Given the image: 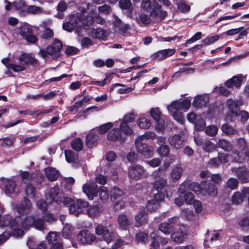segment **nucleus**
<instances>
[{
	"label": "nucleus",
	"mask_w": 249,
	"mask_h": 249,
	"mask_svg": "<svg viewBox=\"0 0 249 249\" xmlns=\"http://www.w3.org/2000/svg\"><path fill=\"white\" fill-rule=\"evenodd\" d=\"M95 239V236L88 230L82 231L77 235V240L82 244H90Z\"/></svg>",
	"instance_id": "obj_9"
},
{
	"label": "nucleus",
	"mask_w": 249,
	"mask_h": 249,
	"mask_svg": "<svg viewBox=\"0 0 249 249\" xmlns=\"http://www.w3.org/2000/svg\"><path fill=\"white\" fill-rule=\"evenodd\" d=\"M99 139L98 133L96 129L91 130L86 137V142L89 146H92Z\"/></svg>",
	"instance_id": "obj_30"
},
{
	"label": "nucleus",
	"mask_w": 249,
	"mask_h": 249,
	"mask_svg": "<svg viewBox=\"0 0 249 249\" xmlns=\"http://www.w3.org/2000/svg\"><path fill=\"white\" fill-rule=\"evenodd\" d=\"M246 76L242 74H239L233 76L232 77L228 80L225 84L228 88H232L235 87L236 89L240 88L241 86L243 81Z\"/></svg>",
	"instance_id": "obj_11"
},
{
	"label": "nucleus",
	"mask_w": 249,
	"mask_h": 249,
	"mask_svg": "<svg viewBox=\"0 0 249 249\" xmlns=\"http://www.w3.org/2000/svg\"><path fill=\"white\" fill-rule=\"evenodd\" d=\"M71 146L74 150L80 151L83 149V142L80 138H76L71 142Z\"/></svg>",
	"instance_id": "obj_49"
},
{
	"label": "nucleus",
	"mask_w": 249,
	"mask_h": 249,
	"mask_svg": "<svg viewBox=\"0 0 249 249\" xmlns=\"http://www.w3.org/2000/svg\"><path fill=\"white\" fill-rule=\"evenodd\" d=\"M159 230L165 234H169L173 231V227L168 222L161 223L159 226Z\"/></svg>",
	"instance_id": "obj_43"
},
{
	"label": "nucleus",
	"mask_w": 249,
	"mask_h": 249,
	"mask_svg": "<svg viewBox=\"0 0 249 249\" xmlns=\"http://www.w3.org/2000/svg\"><path fill=\"white\" fill-rule=\"evenodd\" d=\"M138 126L143 129H148L151 126V122L145 118H140L137 122Z\"/></svg>",
	"instance_id": "obj_52"
},
{
	"label": "nucleus",
	"mask_w": 249,
	"mask_h": 249,
	"mask_svg": "<svg viewBox=\"0 0 249 249\" xmlns=\"http://www.w3.org/2000/svg\"><path fill=\"white\" fill-rule=\"evenodd\" d=\"M218 130V128L216 126L210 125L206 128L205 133L210 136H214L217 133Z\"/></svg>",
	"instance_id": "obj_62"
},
{
	"label": "nucleus",
	"mask_w": 249,
	"mask_h": 249,
	"mask_svg": "<svg viewBox=\"0 0 249 249\" xmlns=\"http://www.w3.org/2000/svg\"><path fill=\"white\" fill-rule=\"evenodd\" d=\"M20 64L18 65H23L25 68V65L28 64H34L36 63V59L31 54L23 53L19 57Z\"/></svg>",
	"instance_id": "obj_27"
},
{
	"label": "nucleus",
	"mask_w": 249,
	"mask_h": 249,
	"mask_svg": "<svg viewBox=\"0 0 249 249\" xmlns=\"http://www.w3.org/2000/svg\"><path fill=\"white\" fill-rule=\"evenodd\" d=\"M95 233L98 235H102L107 244L110 243L117 237L113 226L110 224L106 226L101 224L97 225L95 228Z\"/></svg>",
	"instance_id": "obj_2"
},
{
	"label": "nucleus",
	"mask_w": 249,
	"mask_h": 249,
	"mask_svg": "<svg viewBox=\"0 0 249 249\" xmlns=\"http://www.w3.org/2000/svg\"><path fill=\"white\" fill-rule=\"evenodd\" d=\"M9 58H4L1 60V62L8 69H11L15 72H19L24 70L23 65H18L17 63H10Z\"/></svg>",
	"instance_id": "obj_24"
},
{
	"label": "nucleus",
	"mask_w": 249,
	"mask_h": 249,
	"mask_svg": "<svg viewBox=\"0 0 249 249\" xmlns=\"http://www.w3.org/2000/svg\"><path fill=\"white\" fill-rule=\"evenodd\" d=\"M145 173V170L143 166L133 164L128 168V176L130 178L137 180L142 178Z\"/></svg>",
	"instance_id": "obj_5"
},
{
	"label": "nucleus",
	"mask_w": 249,
	"mask_h": 249,
	"mask_svg": "<svg viewBox=\"0 0 249 249\" xmlns=\"http://www.w3.org/2000/svg\"><path fill=\"white\" fill-rule=\"evenodd\" d=\"M82 189L83 192L87 195L88 198L90 200L97 196V186L96 183L93 181H89L84 184Z\"/></svg>",
	"instance_id": "obj_6"
},
{
	"label": "nucleus",
	"mask_w": 249,
	"mask_h": 249,
	"mask_svg": "<svg viewBox=\"0 0 249 249\" xmlns=\"http://www.w3.org/2000/svg\"><path fill=\"white\" fill-rule=\"evenodd\" d=\"M43 12L42 9L40 7L35 5H28L26 15L27 14H40Z\"/></svg>",
	"instance_id": "obj_45"
},
{
	"label": "nucleus",
	"mask_w": 249,
	"mask_h": 249,
	"mask_svg": "<svg viewBox=\"0 0 249 249\" xmlns=\"http://www.w3.org/2000/svg\"><path fill=\"white\" fill-rule=\"evenodd\" d=\"M16 187L15 183L12 180H7L5 185V192L6 194H10L15 191Z\"/></svg>",
	"instance_id": "obj_48"
},
{
	"label": "nucleus",
	"mask_w": 249,
	"mask_h": 249,
	"mask_svg": "<svg viewBox=\"0 0 249 249\" xmlns=\"http://www.w3.org/2000/svg\"><path fill=\"white\" fill-rule=\"evenodd\" d=\"M205 183V181H202L201 184L196 182H192L189 184V190L197 194L201 193H203V188H202V186L204 187Z\"/></svg>",
	"instance_id": "obj_36"
},
{
	"label": "nucleus",
	"mask_w": 249,
	"mask_h": 249,
	"mask_svg": "<svg viewBox=\"0 0 249 249\" xmlns=\"http://www.w3.org/2000/svg\"><path fill=\"white\" fill-rule=\"evenodd\" d=\"M120 130L125 135H131L133 133L132 129L127 123L121 122L120 124Z\"/></svg>",
	"instance_id": "obj_55"
},
{
	"label": "nucleus",
	"mask_w": 249,
	"mask_h": 249,
	"mask_svg": "<svg viewBox=\"0 0 249 249\" xmlns=\"http://www.w3.org/2000/svg\"><path fill=\"white\" fill-rule=\"evenodd\" d=\"M32 32H33L32 29L29 26L24 25L20 27L19 34L23 38H25Z\"/></svg>",
	"instance_id": "obj_51"
},
{
	"label": "nucleus",
	"mask_w": 249,
	"mask_h": 249,
	"mask_svg": "<svg viewBox=\"0 0 249 249\" xmlns=\"http://www.w3.org/2000/svg\"><path fill=\"white\" fill-rule=\"evenodd\" d=\"M13 7L18 13L22 16L26 15L27 6L23 0H18L13 2Z\"/></svg>",
	"instance_id": "obj_21"
},
{
	"label": "nucleus",
	"mask_w": 249,
	"mask_h": 249,
	"mask_svg": "<svg viewBox=\"0 0 249 249\" xmlns=\"http://www.w3.org/2000/svg\"><path fill=\"white\" fill-rule=\"evenodd\" d=\"M136 21L141 26H146L153 22V19L150 15H148L144 13H140L136 18Z\"/></svg>",
	"instance_id": "obj_23"
},
{
	"label": "nucleus",
	"mask_w": 249,
	"mask_h": 249,
	"mask_svg": "<svg viewBox=\"0 0 249 249\" xmlns=\"http://www.w3.org/2000/svg\"><path fill=\"white\" fill-rule=\"evenodd\" d=\"M246 197L243 192H237L234 193L231 198L232 203L234 204H239L242 203L244 198Z\"/></svg>",
	"instance_id": "obj_42"
},
{
	"label": "nucleus",
	"mask_w": 249,
	"mask_h": 249,
	"mask_svg": "<svg viewBox=\"0 0 249 249\" xmlns=\"http://www.w3.org/2000/svg\"><path fill=\"white\" fill-rule=\"evenodd\" d=\"M117 221L119 228L122 230H126L132 224L130 218L124 214H120Z\"/></svg>",
	"instance_id": "obj_17"
},
{
	"label": "nucleus",
	"mask_w": 249,
	"mask_h": 249,
	"mask_svg": "<svg viewBox=\"0 0 249 249\" xmlns=\"http://www.w3.org/2000/svg\"><path fill=\"white\" fill-rule=\"evenodd\" d=\"M91 36L94 38L100 39H104L107 36L106 31L102 29L93 30L91 33Z\"/></svg>",
	"instance_id": "obj_40"
},
{
	"label": "nucleus",
	"mask_w": 249,
	"mask_h": 249,
	"mask_svg": "<svg viewBox=\"0 0 249 249\" xmlns=\"http://www.w3.org/2000/svg\"><path fill=\"white\" fill-rule=\"evenodd\" d=\"M187 236V233L185 230V228L182 227L179 230L173 232L171 238L173 241L178 243H181L183 242Z\"/></svg>",
	"instance_id": "obj_14"
},
{
	"label": "nucleus",
	"mask_w": 249,
	"mask_h": 249,
	"mask_svg": "<svg viewBox=\"0 0 249 249\" xmlns=\"http://www.w3.org/2000/svg\"><path fill=\"white\" fill-rule=\"evenodd\" d=\"M58 234L56 232H50L46 236V239L49 243H54L60 241L58 239Z\"/></svg>",
	"instance_id": "obj_57"
},
{
	"label": "nucleus",
	"mask_w": 249,
	"mask_h": 249,
	"mask_svg": "<svg viewBox=\"0 0 249 249\" xmlns=\"http://www.w3.org/2000/svg\"><path fill=\"white\" fill-rule=\"evenodd\" d=\"M217 193V188L215 185L205 182L203 187L204 194L207 193L210 196H215L216 195Z\"/></svg>",
	"instance_id": "obj_34"
},
{
	"label": "nucleus",
	"mask_w": 249,
	"mask_h": 249,
	"mask_svg": "<svg viewBox=\"0 0 249 249\" xmlns=\"http://www.w3.org/2000/svg\"><path fill=\"white\" fill-rule=\"evenodd\" d=\"M124 194V193L122 190L117 187L113 188L110 192L111 197L114 199L122 197Z\"/></svg>",
	"instance_id": "obj_44"
},
{
	"label": "nucleus",
	"mask_w": 249,
	"mask_h": 249,
	"mask_svg": "<svg viewBox=\"0 0 249 249\" xmlns=\"http://www.w3.org/2000/svg\"><path fill=\"white\" fill-rule=\"evenodd\" d=\"M167 108L169 113L178 111L179 110H181V101H173L170 105L167 106Z\"/></svg>",
	"instance_id": "obj_41"
},
{
	"label": "nucleus",
	"mask_w": 249,
	"mask_h": 249,
	"mask_svg": "<svg viewBox=\"0 0 249 249\" xmlns=\"http://www.w3.org/2000/svg\"><path fill=\"white\" fill-rule=\"evenodd\" d=\"M150 16L153 19V22H159L167 16V12L161 9V6L155 0H152V10Z\"/></svg>",
	"instance_id": "obj_4"
},
{
	"label": "nucleus",
	"mask_w": 249,
	"mask_h": 249,
	"mask_svg": "<svg viewBox=\"0 0 249 249\" xmlns=\"http://www.w3.org/2000/svg\"><path fill=\"white\" fill-rule=\"evenodd\" d=\"M99 196L101 200H105L108 198L109 193L107 188L105 187H101L99 189Z\"/></svg>",
	"instance_id": "obj_60"
},
{
	"label": "nucleus",
	"mask_w": 249,
	"mask_h": 249,
	"mask_svg": "<svg viewBox=\"0 0 249 249\" xmlns=\"http://www.w3.org/2000/svg\"><path fill=\"white\" fill-rule=\"evenodd\" d=\"M189 189V184L186 182H184L181 183L178 190V195H182L183 196L186 193H188V189Z\"/></svg>",
	"instance_id": "obj_63"
},
{
	"label": "nucleus",
	"mask_w": 249,
	"mask_h": 249,
	"mask_svg": "<svg viewBox=\"0 0 249 249\" xmlns=\"http://www.w3.org/2000/svg\"><path fill=\"white\" fill-rule=\"evenodd\" d=\"M113 18V26L115 32L124 33L129 29V25L123 22L116 16L114 15Z\"/></svg>",
	"instance_id": "obj_15"
},
{
	"label": "nucleus",
	"mask_w": 249,
	"mask_h": 249,
	"mask_svg": "<svg viewBox=\"0 0 249 249\" xmlns=\"http://www.w3.org/2000/svg\"><path fill=\"white\" fill-rule=\"evenodd\" d=\"M176 52L175 49H164L158 51L153 55L154 59L160 60L173 55Z\"/></svg>",
	"instance_id": "obj_16"
},
{
	"label": "nucleus",
	"mask_w": 249,
	"mask_h": 249,
	"mask_svg": "<svg viewBox=\"0 0 249 249\" xmlns=\"http://www.w3.org/2000/svg\"><path fill=\"white\" fill-rule=\"evenodd\" d=\"M15 226H11L12 228V235L20 237L24 234V232L31 227L38 230H43L45 228V221L41 218H36L33 216H26L23 219L19 218H14Z\"/></svg>",
	"instance_id": "obj_1"
},
{
	"label": "nucleus",
	"mask_w": 249,
	"mask_h": 249,
	"mask_svg": "<svg viewBox=\"0 0 249 249\" xmlns=\"http://www.w3.org/2000/svg\"><path fill=\"white\" fill-rule=\"evenodd\" d=\"M81 20L78 15H72L70 17V21L64 23L63 29L68 32H71L74 29L80 26Z\"/></svg>",
	"instance_id": "obj_8"
},
{
	"label": "nucleus",
	"mask_w": 249,
	"mask_h": 249,
	"mask_svg": "<svg viewBox=\"0 0 249 249\" xmlns=\"http://www.w3.org/2000/svg\"><path fill=\"white\" fill-rule=\"evenodd\" d=\"M54 108V107H51L49 109H40L36 111L31 110H26L19 111L20 114H23L26 115H33L36 114V116H39L42 114H47L53 111Z\"/></svg>",
	"instance_id": "obj_32"
},
{
	"label": "nucleus",
	"mask_w": 249,
	"mask_h": 249,
	"mask_svg": "<svg viewBox=\"0 0 249 249\" xmlns=\"http://www.w3.org/2000/svg\"><path fill=\"white\" fill-rule=\"evenodd\" d=\"M216 148V146L210 141H206L203 145V149L208 152H212Z\"/></svg>",
	"instance_id": "obj_59"
},
{
	"label": "nucleus",
	"mask_w": 249,
	"mask_h": 249,
	"mask_svg": "<svg viewBox=\"0 0 249 249\" xmlns=\"http://www.w3.org/2000/svg\"><path fill=\"white\" fill-rule=\"evenodd\" d=\"M32 207L30 201L26 198H24L21 203L13 205L14 209H16L17 212L20 214H25L28 213Z\"/></svg>",
	"instance_id": "obj_10"
},
{
	"label": "nucleus",
	"mask_w": 249,
	"mask_h": 249,
	"mask_svg": "<svg viewBox=\"0 0 249 249\" xmlns=\"http://www.w3.org/2000/svg\"><path fill=\"white\" fill-rule=\"evenodd\" d=\"M66 159L69 163H76L78 160V154L71 150H66L65 152Z\"/></svg>",
	"instance_id": "obj_37"
},
{
	"label": "nucleus",
	"mask_w": 249,
	"mask_h": 249,
	"mask_svg": "<svg viewBox=\"0 0 249 249\" xmlns=\"http://www.w3.org/2000/svg\"><path fill=\"white\" fill-rule=\"evenodd\" d=\"M12 225L15 226L14 218L12 216L9 215H5L2 216L0 214V227H8L10 229V231L12 234L13 229L11 226Z\"/></svg>",
	"instance_id": "obj_22"
},
{
	"label": "nucleus",
	"mask_w": 249,
	"mask_h": 249,
	"mask_svg": "<svg viewBox=\"0 0 249 249\" xmlns=\"http://www.w3.org/2000/svg\"><path fill=\"white\" fill-rule=\"evenodd\" d=\"M195 129L197 131H201L204 129L206 124L204 119L200 116L194 123Z\"/></svg>",
	"instance_id": "obj_50"
},
{
	"label": "nucleus",
	"mask_w": 249,
	"mask_h": 249,
	"mask_svg": "<svg viewBox=\"0 0 249 249\" xmlns=\"http://www.w3.org/2000/svg\"><path fill=\"white\" fill-rule=\"evenodd\" d=\"M135 226L139 227L147 222V216L145 211H140L135 216Z\"/></svg>",
	"instance_id": "obj_25"
},
{
	"label": "nucleus",
	"mask_w": 249,
	"mask_h": 249,
	"mask_svg": "<svg viewBox=\"0 0 249 249\" xmlns=\"http://www.w3.org/2000/svg\"><path fill=\"white\" fill-rule=\"evenodd\" d=\"M183 169L180 165L177 164L174 166L170 173L172 180L173 181L178 180L180 178Z\"/></svg>",
	"instance_id": "obj_29"
},
{
	"label": "nucleus",
	"mask_w": 249,
	"mask_h": 249,
	"mask_svg": "<svg viewBox=\"0 0 249 249\" xmlns=\"http://www.w3.org/2000/svg\"><path fill=\"white\" fill-rule=\"evenodd\" d=\"M221 130L224 133L227 135L235 134L237 133L236 129L228 124H223L221 126Z\"/></svg>",
	"instance_id": "obj_54"
},
{
	"label": "nucleus",
	"mask_w": 249,
	"mask_h": 249,
	"mask_svg": "<svg viewBox=\"0 0 249 249\" xmlns=\"http://www.w3.org/2000/svg\"><path fill=\"white\" fill-rule=\"evenodd\" d=\"M227 105L231 111L235 115H237L238 114V107L243 105V101L241 99L234 101L229 99L227 101Z\"/></svg>",
	"instance_id": "obj_20"
},
{
	"label": "nucleus",
	"mask_w": 249,
	"mask_h": 249,
	"mask_svg": "<svg viewBox=\"0 0 249 249\" xmlns=\"http://www.w3.org/2000/svg\"><path fill=\"white\" fill-rule=\"evenodd\" d=\"M142 141H135V144L137 151L142 155L146 156L150 155L153 152V147L142 142Z\"/></svg>",
	"instance_id": "obj_13"
},
{
	"label": "nucleus",
	"mask_w": 249,
	"mask_h": 249,
	"mask_svg": "<svg viewBox=\"0 0 249 249\" xmlns=\"http://www.w3.org/2000/svg\"><path fill=\"white\" fill-rule=\"evenodd\" d=\"M46 178L50 181L56 180L59 177V173L57 170L53 167H48L45 169Z\"/></svg>",
	"instance_id": "obj_33"
},
{
	"label": "nucleus",
	"mask_w": 249,
	"mask_h": 249,
	"mask_svg": "<svg viewBox=\"0 0 249 249\" xmlns=\"http://www.w3.org/2000/svg\"><path fill=\"white\" fill-rule=\"evenodd\" d=\"M220 38L219 35H216L213 36H208L201 40V43L205 46L210 45L216 41Z\"/></svg>",
	"instance_id": "obj_47"
},
{
	"label": "nucleus",
	"mask_w": 249,
	"mask_h": 249,
	"mask_svg": "<svg viewBox=\"0 0 249 249\" xmlns=\"http://www.w3.org/2000/svg\"><path fill=\"white\" fill-rule=\"evenodd\" d=\"M89 206V203L82 199H77L70 208L71 213L78 216L83 213L84 209Z\"/></svg>",
	"instance_id": "obj_7"
},
{
	"label": "nucleus",
	"mask_w": 249,
	"mask_h": 249,
	"mask_svg": "<svg viewBox=\"0 0 249 249\" xmlns=\"http://www.w3.org/2000/svg\"><path fill=\"white\" fill-rule=\"evenodd\" d=\"M150 238L151 239L152 242L151 243V247L153 249H157L160 247V236L157 235L155 231H153L150 234Z\"/></svg>",
	"instance_id": "obj_38"
},
{
	"label": "nucleus",
	"mask_w": 249,
	"mask_h": 249,
	"mask_svg": "<svg viewBox=\"0 0 249 249\" xmlns=\"http://www.w3.org/2000/svg\"><path fill=\"white\" fill-rule=\"evenodd\" d=\"M150 114L155 121L158 120L162 117L161 112L159 107L151 108Z\"/></svg>",
	"instance_id": "obj_56"
},
{
	"label": "nucleus",
	"mask_w": 249,
	"mask_h": 249,
	"mask_svg": "<svg viewBox=\"0 0 249 249\" xmlns=\"http://www.w3.org/2000/svg\"><path fill=\"white\" fill-rule=\"evenodd\" d=\"M107 139L110 141H118L120 142H123L125 141V138L123 137L120 130L116 128L108 132Z\"/></svg>",
	"instance_id": "obj_19"
},
{
	"label": "nucleus",
	"mask_w": 249,
	"mask_h": 249,
	"mask_svg": "<svg viewBox=\"0 0 249 249\" xmlns=\"http://www.w3.org/2000/svg\"><path fill=\"white\" fill-rule=\"evenodd\" d=\"M62 48V43L58 39H55L53 44L48 47L46 50L40 51L39 54L42 58H46L48 55L53 58H57L59 55V53Z\"/></svg>",
	"instance_id": "obj_3"
},
{
	"label": "nucleus",
	"mask_w": 249,
	"mask_h": 249,
	"mask_svg": "<svg viewBox=\"0 0 249 249\" xmlns=\"http://www.w3.org/2000/svg\"><path fill=\"white\" fill-rule=\"evenodd\" d=\"M217 146L225 151H230L232 149L231 144L224 139H220L217 143Z\"/></svg>",
	"instance_id": "obj_46"
},
{
	"label": "nucleus",
	"mask_w": 249,
	"mask_h": 249,
	"mask_svg": "<svg viewBox=\"0 0 249 249\" xmlns=\"http://www.w3.org/2000/svg\"><path fill=\"white\" fill-rule=\"evenodd\" d=\"M168 142L171 146L177 149H180L183 146V141L181 137L178 135L169 137Z\"/></svg>",
	"instance_id": "obj_28"
},
{
	"label": "nucleus",
	"mask_w": 249,
	"mask_h": 249,
	"mask_svg": "<svg viewBox=\"0 0 249 249\" xmlns=\"http://www.w3.org/2000/svg\"><path fill=\"white\" fill-rule=\"evenodd\" d=\"M235 172L239 179L242 183L249 182V172L244 168L235 169Z\"/></svg>",
	"instance_id": "obj_31"
},
{
	"label": "nucleus",
	"mask_w": 249,
	"mask_h": 249,
	"mask_svg": "<svg viewBox=\"0 0 249 249\" xmlns=\"http://www.w3.org/2000/svg\"><path fill=\"white\" fill-rule=\"evenodd\" d=\"M209 97L208 95L204 94L196 96L193 102V106L195 107L201 108L205 106L209 102Z\"/></svg>",
	"instance_id": "obj_18"
},
{
	"label": "nucleus",
	"mask_w": 249,
	"mask_h": 249,
	"mask_svg": "<svg viewBox=\"0 0 249 249\" xmlns=\"http://www.w3.org/2000/svg\"><path fill=\"white\" fill-rule=\"evenodd\" d=\"M157 152L161 157H165L167 156L169 153V148L168 146L167 145H160L157 149Z\"/></svg>",
	"instance_id": "obj_58"
},
{
	"label": "nucleus",
	"mask_w": 249,
	"mask_h": 249,
	"mask_svg": "<svg viewBox=\"0 0 249 249\" xmlns=\"http://www.w3.org/2000/svg\"><path fill=\"white\" fill-rule=\"evenodd\" d=\"M159 207V205L158 203L152 199L149 200L146 205L147 210L150 212L155 211L157 210Z\"/></svg>",
	"instance_id": "obj_64"
},
{
	"label": "nucleus",
	"mask_w": 249,
	"mask_h": 249,
	"mask_svg": "<svg viewBox=\"0 0 249 249\" xmlns=\"http://www.w3.org/2000/svg\"><path fill=\"white\" fill-rule=\"evenodd\" d=\"M118 122H115L114 123H107L104 124L99 126L98 128L95 129L98 134H104L106 133L109 129L112 128L114 125L117 126Z\"/></svg>",
	"instance_id": "obj_35"
},
{
	"label": "nucleus",
	"mask_w": 249,
	"mask_h": 249,
	"mask_svg": "<svg viewBox=\"0 0 249 249\" xmlns=\"http://www.w3.org/2000/svg\"><path fill=\"white\" fill-rule=\"evenodd\" d=\"M153 176L155 178V180L153 183V187L157 190L163 189L166 184L167 179L162 177L157 178L158 177V171L155 172Z\"/></svg>",
	"instance_id": "obj_26"
},
{
	"label": "nucleus",
	"mask_w": 249,
	"mask_h": 249,
	"mask_svg": "<svg viewBox=\"0 0 249 249\" xmlns=\"http://www.w3.org/2000/svg\"><path fill=\"white\" fill-rule=\"evenodd\" d=\"M102 212V210L98 206H91L87 210V214L89 217L99 216Z\"/></svg>",
	"instance_id": "obj_39"
},
{
	"label": "nucleus",
	"mask_w": 249,
	"mask_h": 249,
	"mask_svg": "<svg viewBox=\"0 0 249 249\" xmlns=\"http://www.w3.org/2000/svg\"><path fill=\"white\" fill-rule=\"evenodd\" d=\"M74 228L70 224H67L62 230V235L66 238H69L72 235Z\"/></svg>",
	"instance_id": "obj_53"
},
{
	"label": "nucleus",
	"mask_w": 249,
	"mask_h": 249,
	"mask_svg": "<svg viewBox=\"0 0 249 249\" xmlns=\"http://www.w3.org/2000/svg\"><path fill=\"white\" fill-rule=\"evenodd\" d=\"M156 124V129L158 131H161L166 125L165 120L163 119V117L160 118L158 120L155 121Z\"/></svg>",
	"instance_id": "obj_61"
},
{
	"label": "nucleus",
	"mask_w": 249,
	"mask_h": 249,
	"mask_svg": "<svg viewBox=\"0 0 249 249\" xmlns=\"http://www.w3.org/2000/svg\"><path fill=\"white\" fill-rule=\"evenodd\" d=\"M62 193L60 192L58 187L55 186L49 190L48 196L50 199L47 198V199L50 202H54L57 204H60L62 202Z\"/></svg>",
	"instance_id": "obj_12"
}]
</instances>
